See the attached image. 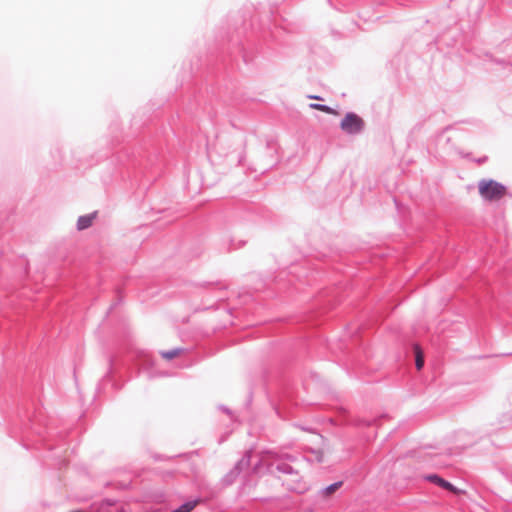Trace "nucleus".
<instances>
[{"label": "nucleus", "mask_w": 512, "mask_h": 512, "mask_svg": "<svg viewBox=\"0 0 512 512\" xmlns=\"http://www.w3.org/2000/svg\"><path fill=\"white\" fill-rule=\"evenodd\" d=\"M340 486V483H334L332 485H330L328 488H327V493L328 494H331L333 493L334 491H336Z\"/></svg>", "instance_id": "9d476101"}, {"label": "nucleus", "mask_w": 512, "mask_h": 512, "mask_svg": "<svg viewBox=\"0 0 512 512\" xmlns=\"http://www.w3.org/2000/svg\"><path fill=\"white\" fill-rule=\"evenodd\" d=\"M479 193L486 200L496 201L505 195L506 188L496 181L482 180L479 183Z\"/></svg>", "instance_id": "f257e3e1"}, {"label": "nucleus", "mask_w": 512, "mask_h": 512, "mask_svg": "<svg viewBox=\"0 0 512 512\" xmlns=\"http://www.w3.org/2000/svg\"><path fill=\"white\" fill-rule=\"evenodd\" d=\"M340 127L347 134H357L364 128V121L355 113H347L342 119Z\"/></svg>", "instance_id": "f03ea898"}, {"label": "nucleus", "mask_w": 512, "mask_h": 512, "mask_svg": "<svg viewBox=\"0 0 512 512\" xmlns=\"http://www.w3.org/2000/svg\"><path fill=\"white\" fill-rule=\"evenodd\" d=\"M198 502L197 501H190L182 506H180L178 509L172 511V512H191L196 506Z\"/></svg>", "instance_id": "0eeeda50"}, {"label": "nucleus", "mask_w": 512, "mask_h": 512, "mask_svg": "<svg viewBox=\"0 0 512 512\" xmlns=\"http://www.w3.org/2000/svg\"><path fill=\"white\" fill-rule=\"evenodd\" d=\"M309 107L311 109L319 110V111L327 113V114L338 115L337 111H335L334 109H332L331 107L326 106V105L312 103L309 105Z\"/></svg>", "instance_id": "423d86ee"}, {"label": "nucleus", "mask_w": 512, "mask_h": 512, "mask_svg": "<svg viewBox=\"0 0 512 512\" xmlns=\"http://www.w3.org/2000/svg\"><path fill=\"white\" fill-rule=\"evenodd\" d=\"M278 469L284 473H292L293 469L290 465L282 464L278 466Z\"/></svg>", "instance_id": "1a4fd4ad"}, {"label": "nucleus", "mask_w": 512, "mask_h": 512, "mask_svg": "<svg viewBox=\"0 0 512 512\" xmlns=\"http://www.w3.org/2000/svg\"><path fill=\"white\" fill-rule=\"evenodd\" d=\"M310 99H315V100H321V98L319 96H315V95H310L308 96Z\"/></svg>", "instance_id": "9b49d317"}, {"label": "nucleus", "mask_w": 512, "mask_h": 512, "mask_svg": "<svg viewBox=\"0 0 512 512\" xmlns=\"http://www.w3.org/2000/svg\"><path fill=\"white\" fill-rule=\"evenodd\" d=\"M415 365L417 370H421L424 366V354L419 345H414Z\"/></svg>", "instance_id": "39448f33"}, {"label": "nucleus", "mask_w": 512, "mask_h": 512, "mask_svg": "<svg viewBox=\"0 0 512 512\" xmlns=\"http://www.w3.org/2000/svg\"><path fill=\"white\" fill-rule=\"evenodd\" d=\"M181 353V350L180 349H173L171 351H163L161 352V355L164 359L166 360H171L177 356H179Z\"/></svg>", "instance_id": "6e6552de"}, {"label": "nucleus", "mask_w": 512, "mask_h": 512, "mask_svg": "<svg viewBox=\"0 0 512 512\" xmlns=\"http://www.w3.org/2000/svg\"><path fill=\"white\" fill-rule=\"evenodd\" d=\"M94 218H95V213L80 216L77 221V229L80 231L87 229L88 227H90L92 225Z\"/></svg>", "instance_id": "20e7f679"}, {"label": "nucleus", "mask_w": 512, "mask_h": 512, "mask_svg": "<svg viewBox=\"0 0 512 512\" xmlns=\"http://www.w3.org/2000/svg\"><path fill=\"white\" fill-rule=\"evenodd\" d=\"M426 479L428 481H430L432 483H435L436 485L446 489V490H449L450 492H452L454 494H460L461 493L460 489L456 488L451 483H449L448 481L442 479L441 477H439L436 474L428 475V476H426Z\"/></svg>", "instance_id": "7ed1b4c3"}]
</instances>
